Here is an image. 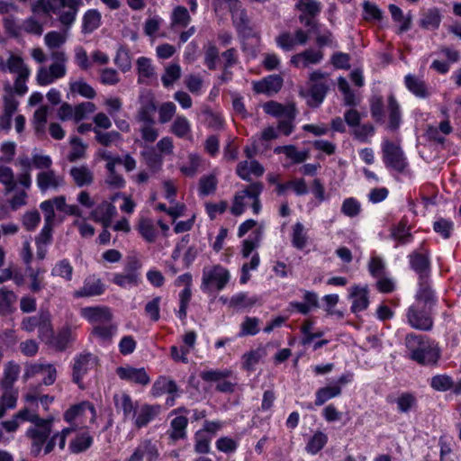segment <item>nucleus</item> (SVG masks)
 <instances>
[{
	"instance_id": "56",
	"label": "nucleus",
	"mask_w": 461,
	"mask_h": 461,
	"mask_svg": "<svg viewBox=\"0 0 461 461\" xmlns=\"http://www.w3.org/2000/svg\"><path fill=\"white\" fill-rule=\"evenodd\" d=\"M191 21V16L187 9L182 5L176 6L171 14V23L173 26L181 28L186 27Z\"/></svg>"
},
{
	"instance_id": "37",
	"label": "nucleus",
	"mask_w": 461,
	"mask_h": 461,
	"mask_svg": "<svg viewBox=\"0 0 461 461\" xmlns=\"http://www.w3.org/2000/svg\"><path fill=\"white\" fill-rule=\"evenodd\" d=\"M74 339L72 330L68 326L63 327L57 335H53L51 339L50 340V347L54 348L57 350H64L69 345V343Z\"/></svg>"
},
{
	"instance_id": "40",
	"label": "nucleus",
	"mask_w": 461,
	"mask_h": 461,
	"mask_svg": "<svg viewBox=\"0 0 461 461\" xmlns=\"http://www.w3.org/2000/svg\"><path fill=\"white\" fill-rule=\"evenodd\" d=\"M387 113L389 118L388 127L391 130L398 129L402 122V113L400 105L393 95L388 97Z\"/></svg>"
},
{
	"instance_id": "43",
	"label": "nucleus",
	"mask_w": 461,
	"mask_h": 461,
	"mask_svg": "<svg viewBox=\"0 0 461 461\" xmlns=\"http://www.w3.org/2000/svg\"><path fill=\"white\" fill-rule=\"evenodd\" d=\"M341 388L339 385L330 384L327 386L321 387L316 391L315 405L321 406L329 400L340 395Z\"/></svg>"
},
{
	"instance_id": "39",
	"label": "nucleus",
	"mask_w": 461,
	"mask_h": 461,
	"mask_svg": "<svg viewBox=\"0 0 461 461\" xmlns=\"http://www.w3.org/2000/svg\"><path fill=\"white\" fill-rule=\"evenodd\" d=\"M20 366L14 361H9L4 368V377L0 382L3 389H11L20 374Z\"/></svg>"
},
{
	"instance_id": "64",
	"label": "nucleus",
	"mask_w": 461,
	"mask_h": 461,
	"mask_svg": "<svg viewBox=\"0 0 461 461\" xmlns=\"http://www.w3.org/2000/svg\"><path fill=\"white\" fill-rule=\"evenodd\" d=\"M114 62L122 72L129 71L131 68V57L129 50L120 47L114 58Z\"/></svg>"
},
{
	"instance_id": "30",
	"label": "nucleus",
	"mask_w": 461,
	"mask_h": 461,
	"mask_svg": "<svg viewBox=\"0 0 461 461\" xmlns=\"http://www.w3.org/2000/svg\"><path fill=\"white\" fill-rule=\"evenodd\" d=\"M220 300L223 303L228 304L229 307L237 309L251 308L258 302V298L256 296H249L248 293L244 292L235 294L230 299L221 297Z\"/></svg>"
},
{
	"instance_id": "46",
	"label": "nucleus",
	"mask_w": 461,
	"mask_h": 461,
	"mask_svg": "<svg viewBox=\"0 0 461 461\" xmlns=\"http://www.w3.org/2000/svg\"><path fill=\"white\" fill-rule=\"evenodd\" d=\"M188 420L185 416H177L170 422L169 437L173 440L185 438Z\"/></svg>"
},
{
	"instance_id": "25",
	"label": "nucleus",
	"mask_w": 461,
	"mask_h": 461,
	"mask_svg": "<svg viewBox=\"0 0 461 461\" xmlns=\"http://www.w3.org/2000/svg\"><path fill=\"white\" fill-rule=\"evenodd\" d=\"M323 58L321 50H306L295 54L291 59V64L296 68H307L311 65L319 64Z\"/></svg>"
},
{
	"instance_id": "61",
	"label": "nucleus",
	"mask_w": 461,
	"mask_h": 461,
	"mask_svg": "<svg viewBox=\"0 0 461 461\" xmlns=\"http://www.w3.org/2000/svg\"><path fill=\"white\" fill-rule=\"evenodd\" d=\"M295 7L302 12V14L309 16L317 15L321 9V3L316 0H298Z\"/></svg>"
},
{
	"instance_id": "19",
	"label": "nucleus",
	"mask_w": 461,
	"mask_h": 461,
	"mask_svg": "<svg viewBox=\"0 0 461 461\" xmlns=\"http://www.w3.org/2000/svg\"><path fill=\"white\" fill-rule=\"evenodd\" d=\"M117 214L116 207L112 202L103 201L97 206H95L90 215L91 218L103 224L106 229L111 226L113 217Z\"/></svg>"
},
{
	"instance_id": "11",
	"label": "nucleus",
	"mask_w": 461,
	"mask_h": 461,
	"mask_svg": "<svg viewBox=\"0 0 461 461\" xmlns=\"http://www.w3.org/2000/svg\"><path fill=\"white\" fill-rule=\"evenodd\" d=\"M140 268L139 261L131 259L125 265L122 272L113 275L112 282L125 289L137 286L140 283Z\"/></svg>"
},
{
	"instance_id": "41",
	"label": "nucleus",
	"mask_w": 461,
	"mask_h": 461,
	"mask_svg": "<svg viewBox=\"0 0 461 461\" xmlns=\"http://www.w3.org/2000/svg\"><path fill=\"white\" fill-rule=\"evenodd\" d=\"M202 158L196 153H189L187 159L180 166V172L188 177L194 176L200 170Z\"/></svg>"
},
{
	"instance_id": "63",
	"label": "nucleus",
	"mask_w": 461,
	"mask_h": 461,
	"mask_svg": "<svg viewBox=\"0 0 461 461\" xmlns=\"http://www.w3.org/2000/svg\"><path fill=\"white\" fill-rule=\"evenodd\" d=\"M212 437L204 431L198 430L194 435V450L199 454H207L211 449Z\"/></svg>"
},
{
	"instance_id": "55",
	"label": "nucleus",
	"mask_w": 461,
	"mask_h": 461,
	"mask_svg": "<svg viewBox=\"0 0 461 461\" xmlns=\"http://www.w3.org/2000/svg\"><path fill=\"white\" fill-rule=\"evenodd\" d=\"M117 326L110 321L109 322L95 325L93 334L103 341L110 340L115 335Z\"/></svg>"
},
{
	"instance_id": "6",
	"label": "nucleus",
	"mask_w": 461,
	"mask_h": 461,
	"mask_svg": "<svg viewBox=\"0 0 461 461\" xmlns=\"http://www.w3.org/2000/svg\"><path fill=\"white\" fill-rule=\"evenodd\" d=\"M230 271L220 264L203 267L202 274L201 290L210 293L212 290L221 291L230 280Z\"/></svg>"
},
{
	"instance_id": "27",
	"label": "nucleus",
	"mask_w": 461,
	"mask_h": 461,
	"mask_svg": "<svg viewBox=\"0 0 461 461\" xmlns=\"http://www.w3.org/2000/svg\"><path fill=\"white\" fill-rule=\"evenodd\" d=\"M283 86V79L280 76L271 75L264 79L254 83V90L257 93L271 95L277 93Z\"/></svg>"
},
{
	"instance_id": "51",
	"label": "nucleus",
	"mask_w": 461,
	"mask_h": 461,
	"mask_svg": "<svg viewBox=\"0 0 461 461\" xmlns=\"http://www.w3.org/2000/svg\"><path fill=\"white\" fill-rule=\"evenodd\" d=\"M441 23V14L438 8H431L426 11L420 20V25L428 30L438 28Z\"/></svg>"
},
{
	"instance_id": "44",
	"label": "nucleus",
	"mask_w": 461,
	"mask_h": 461,
	"mask_svg": "<svg viewBox=\"0 0 461 461\" xmlns=\"http://www.w3.org/2000/svg\"><path fill=\"white\" fill-rule=\"evenodd\" d=\"M138 230L140 236L149 243L156 240L158 237V230L155 222L149 218H142L138 224Z\"/></svg>"
},
{
	"instance_id": "57",
	"label": "nucleus",
	"mask_w": 461,
	"mask_h": 461,
	"mask_svg": "<svg viewBox=\"0 0 461 461\" xmlns=\"http://www.w3.org/2000/svg\"><path fill=\"white\" fill-rule=\"evenodd\" d=\"M181 67L177 63H173L166 67L164 74L161 77L162 84L165 87L171 86L181 77Z\"/></svg>"
},
{
	"instance_id": "12",
	"label": "nucleus",
	"mask_w": 461,
	"mask_h": 461,
	"mask_svg": "<svg viewBox=\"0 0 461 461\" xmlns=\"http://www.w3.org/2000/svg\"><path fill=\"white\" fill-rule=\"evenodd\" d=\"M41 377L44 385H51L57 378V369L54 365L43 362H37L27 365L24 369L23 378L25 380L31 378Z\"/></svg>"
},
{
	"instance_id": "31",
	"label": "nucleus",
	"mask_w": 461,
	"mask_h": 461,
	"mask_svg": "<svg viewBox=\"0 0 461 461\" xmlns=\"http://www.w3.org/2000/svg\"><path fill=\"white\" fill-rule=\"evenodd\" d=\"M214 6L216 10H229L235 23L240 21V23H244L246 21V14L241 9V5L239 0H214Z\"/></svg>"
},
{
	"instance_id": "49",
	"label": "nucleus",
	"mask_w": 461,
	"mask_h": 461,
	"mask_svg": "<svg viewBox=\"0 0 461 461\" xmlns=\"http://www.w3.org/2000/svg\"><path fill=\"white\" fill-rule=\"evenodd\" d=\"M308 243L307 231L301 222H296L292 230V245L297 249H303Z\"/></svg>"
},
{
	"instance_id": "9",
	"label": "nucleus",
	"mask_w": 461,
	"mask_h": 461,
	"mask_svg": "<svg viewBox=\"0 0 461 461\" xmlns=\"http://www.w3.org/2000/svg\"><path fill=\"white\" fill-rule=\"evenodd\" d=\"M382 152L383 161L386 167L398 173H407L408 162L400 146L392 141L384 140L382 144Z\"/></svg>"
},
{
	"instance_id": "47",
	"label": "nucleus",
	"mask_w": 461,
	"mask_h": 461,
	"mask_svg": "<svg viewBox=\"0 0 461 461\" xmlns=\"http://www.w3.org/2000/svg\"><path fill=\"white\" fill-rule=\"evenodd\" d=\"M50 200L52 203L55 210L60 212L77 217L82 215V212L79 207L76 204H68L64 195H59Z\"/></svg>"
},
{
	"instance_id": "20",
	"label": "nucleus",
	"mask_w": 461,
	"mask_h": 461,
	"mask_svg": "<svg viewBox=\"0 0 461 461\" xmlns=\"http://www.w3.org/2000/svg\"><path fill=\"white\" fill-rule=\"evenodd\" d=\"M80 314L94 326L112 321L110 310L104 306L84 307L80 310Z\"/></svg>"
},
{
	"instance_id": "14",
	"label": "nucleus",
	"mask_w": 461,
	"mask_h": 461,
	"mask_svg": "<svg viewBox=\"0 0 461 461\" xmlns=\"http://www.w3.org/2000/svg\"><path fill=\"white\" fill-rule=\"evenodd\" d=\"M232 376L230 369H211L201 374V377L205 382L216 383V390L221 393H232L236 383L229 380Z\"/></svg>"
},
{
	"instance_id": "21",
	"label": "nucleus",
	"mask_w": 461,
	"mask_h": 461,
	"mask_svg": "<svg viewBox=\"0 0 461 461\" xmlns=\"http://www.w3.org/2000/svg\"><path fill=\"white\" fill-rule=\"evenodd\" d=\"M95 365V357L89 354H79L74 358L73 381L79 384L83 377Z\"/></svg>"
},
{
	"instance_id": "24",
	"label": "nucleus",
	"mask_w": 461,
	"mask_h": 461,
	"mask_svg": "<svg viewBox=\"0 0 461 461\" xmlns=\"http://www.w3.org/2000/svg\"><path fill=\"white\" fill-rule=\"evenodd\" d=\"M264 112L271 116L282 119L296 116L294 104H282L275 101H269L263 105Z\"/></svg>"
},
{
	"instance_id": "3",
	"label": "nucleus",
	"mask_w": 461,
	"mask_h": 461,
	"mask_svg": "<svg viewBox=\"0 0 461 461\" xmlns=\"http://www.w3.org/2000/svg\"><path fill=\"white\" fill-rule=\"evenodd\" d=\"M405 345L410 358L420 365L436 364L440 357L439 348L427 337L410 334L405 339Z\"/></svg>"
},
{
	"instance_id": "15",
	"label": "nucleus",
	"mask_w": 461,
	"mask_h": 461,
	"mask_svg": "<svg viewBox=\"0 0 461 461\" xmlns=\"http://www.w3.org/2000/svg\"><path fill=\"white\" fill-rule=\"evenodd\" d=\"M428 308H420L418 304L409 307L407 312L408 322L417 330H429L433 326V321L429 313Z\"/></svg>"
},
{
	"instance_id": "54",
	"label": "nucleus",
	"mask_w": 461,
	"mask_h": 461,
	"mask_svg": "<svg viewBox=\"0 0 461 461\" xmlns=\"http://www.w3.org/2000/svg\"><path fill=\"white\" fill-rule=\"evenodd\" d=\"M41 324L39 325V338L46 344L50 343L54 335L50 316L48 312H41Z\"/></svg>"
},
{
	"instance_id": "45",
	"label": "nucleus",
	"mask_w": 461,
	"mask_h": 461,
	"mask_svg": "<svg viewBox=\"0 0 461 461\" xmlns=\"http://www.w3.org/2000/svg\"><path fill=\"white\" fill-rule=\"evenodd\" d=\"M177 391V385L176 383L165 376H160L152 385V394L154 396H159L164 393H175Z\"/></svg>"
},
{
	"instance_id": "58",
	"label": "nucleus",
	"mask_w": 461,
	"mask_h": 461,
	"mask_svg": "<svg viewBox=\"0 0 461 461\" xmlns=\"http://www.w3.org/2000/svg\"><path fill=\"white\" fill-rule=\"evenodd\" d=\"M218 180L215 174L203 176L199 180V194L202 196L212 194L215 192Z\"/></svg>"
},
{
	"instance_id": "18",
	"label": "nucleus",
	"mask_w": 461,
	"mask_h": 461,
	"mask_svg": "<svg viewBox=\"0 0 461 461\" xmlns=\"http://www.w3.org/2000/svg\"><path fill=\"white\" fill-rule=\"evenodd\" d=\"M116 374L121 379L130 383L147 385L150 382V377L143 367L120 366L116 369Z\"/></svg>"
},
{
	"instance_id": "52",
	"label": "nucleus",
	"mask_w": 461,
	"mask_h": 461,
	"mask_svg": "<svg viewBox=\"0 0 461 461\" xmlns=\"http://www.w3.org/2000/svg\"><path fill=\"white\" fill-rule=\"evenodd\" d=\"M429 385L435 391L447 392L454 387V380L447 374H439L430 378Z\"/></svg>"
},
{
	"instance_id": "26",
	"label": "nucleus",
	"mask_w": 461,
	"mask_h": 461,
	"mask_svg": "<svg viewBox=\"0 0 461 461\" xmlns=\"http://www.w3.org/2000/svg\"><path fill=\"white\" fill-rule=\"evenodd\" d=\"M104 285L100 279L89 276L85 279L83 286L74 292V297H91L100 295L104 293Z\"/></svg>"
},
{
	"instance_id": "23",
	"label": "nucleus",
	"mask_w": 461,
	"mask_h": 461,
	"mask_svg": "<svg viewBox=\"0 0 461 461\" xmlns=\"http://www.w3.org/2000/svg\"><path fill=\"white\" fill-rule=\"evenodd\" d=\"M351 311L355 313L366 310L369 304L367 286L354 285L349 290Z\"/></svg>"
},
{
	"instance_id": "48",
	"label": "nucleus",
	"mask_w": 461,
	"mask_h": 461,
	"mask_svg": "<svg viewBox=\"0 0 461 461\" xmlns=\"http://www.w3.org/2000/svg\"><path fill=\"white\" fill-rule=\"evenodd\" d=\"M153 98L147 96L142 102L138 112V118L144 123H154L153 113L156 111Z\"/></svg>"
},
{
	"instance_id": "59",
	"label": "nucleus",
	"mask_w": 461,
	"mask_h": 461,
	"mask_svg": "<svg viewBox=\"0 0 461 461\" xmlns=\"http://www.w3.org/2000/svg\"><path fill=\"white\" fill-rule=\"evenodd\" d=\"M101 23V14L96 10H88L83 17V31L89 33L97 29Z\"/></svg>"
},
{
	"instance_id": "35",
	"label": "nucleus",
	"mask_w": 461,
	"mask_h": 461,
	"mask_svg": "<svg viewBox=\"0 0 461 461\" xmlns=\"http://www.w3.org/2000/svg\"><path fill=\"white\" fill-rule=\"evenodd\" d=\"M275 152L285 154L294 164L303 163L309 158V151L307 149L299 150L294 145L276 147Z\"/></svg>"
},
{
	"instance_id": "8",
	"label": "nucleus",
	"mask_w": 461,
	"mask_h": 461,
	"mask_svg": "<svg viewBox=\"0 0 461 461\" xmlns=\"http://www.w3.org/2000/svg\"><path fill=\"white\" fill-rule=\"evenodd\" d=\"M327 90L328 85L324 81V74L317 70L310 74L309 87L307 90L301 89L300 95L306 99L308 105L317 107L323 102Z\"/></svg>"
},
{
	"instance_id": "1",
	"label": "nucleus",
	"mask_w": 461,
	"mask_h": 461,
	"mask_svg": "<svg viewBox=\"0 0 461 461\" xmlns=\"http://www.w3.org/2000/svg\"><path fill=\"white\" fill-rule=\"evenodd\" d=\"M83 0H37L32 5V12L42 11L57 16L64 27L63 32L51 31L45 34L44 43L49 50L57 51L67 41V31L71 28L77 19Z\"/></svg>"
},
{
	"instance_id": "13",
	"label": "nucleus",
	"mask_w": 461,
	"mask_h": 461,
	"mask_svg": "<svg viewBox=\"0 0 461 461\" xmlns=\"http://www.w3.org/2000/svg\"><path fill=\"white\" fill-rule=\"evenodd\" d=\"M408 258L410 267L418 275L419 280L429 279L431 266L429 250L420 248L419 250L411 252Z\"/></svg>"
},
{
	"instance_id": "5",
	"label": "nucleus",
	"mask_w": 461,
	"mask_h": 461,
	"mask_svg": "<svg viewBox=\"0 0 461 461\" xmlns=\"http://www.w3.org/2000/svg\"><path fill=\"white\" fill-rule=\"evenodd\" d=\"M0 71L15 76L14 90L23 95L28 91L26 83L30 77L31 70L23 59L16 55H10L6 59L0 58Z\"/></svg>"
},
{
	"instance_id": "60",
	"label": "nucleus",
	"mask_w": 461,
	"mask_h": 461,
	"mask_svg": "<svg viewBox=\"0 0 461 461\" xmlns=\"http://www.w3.org/2000/svg\"><path fill=\"white\" fill-rule=\"evenodd\" d=\"M73 267L68 259H62L57 262L51 270L53 276H59L67 281L72 279Z\"/></svg>"
},
{
	"instance_id": "7",
	"label": "nucleus",
	"mask_w": 461,
	"mask_h": 461,
	"mask_svg": "<svg viewBox=\"0 0 461 461\" xmlns=\"http://www.w3.org/2000/svg\"><path fill=\"white\" fill-rule=\"evenodd\" d=\"M50 58L54 62L48 68L41 67L37 71L36 80L40 86L52 84L67 73L65 63L68 58L64 51H52Z\"/></svg>"
},
{
	"instance_id": "22",
	"label": "nucleus",
	"mask_w": 461,
	"mask_h": 461,
	"mask_svg": "<svg viewBox=\"0 0 461 461\" xmlns=\"http://www.w3.org/2000/svg\"><path fill=\"white\" fill-rule=\"evenodd\" d=\"M160 413V407L158 405L143 404L137 408L133 413L132 420L137 428L147 426L150 421Z\"/></svg>"
},
{
	"instance_id": "29",
	"label": "nucleus",
	"mask_w": 461,
	"mask_h": 461,
	"mask_svg": "<svg viewBox=\"0 0 461 461\" xmlns=\"http://www.w3.org/2000/svg\"><path fill=\"white\" fill-rule=\"evenodd\" d=\"M419 288L416 294V304L423 303L425 308L430 309L436 303L434 291L429 285V279L419 280Z\"/></svg>"
},
{
	"instance_id": "36",
	"label": "nucleus",
	"mask_w": 461,
	"mask_h": 461,
	"mask_svg": "<svg viewBox=\"0 0 461 461\" xmlns=\"http://www.w3.org/2000/svg\"><path fill=\"white\" fill-rule=\"evenodd\" d=\"M407 89L420 98L429 96V91L425 82L414 75L408 74L404 78Z\"/></svg>"
},
{
	"instance_id": "16",
	"label": "nucleus",
	"mask_w": 461,
	"mask_h": 461,
	"mask_svg": "<svg viewBox=\"0 0 461 461\" xmlns=\"http://www.w3.org/2000/svg\"><path fill=\"white\" fill-rule=\"evenodd\" d=\"M36 183L41 192L58 191L65 185L64 176L54 170L48 169L37 175Z\"/></svg>"
},
{
	"instance_id": "53",
	"label": "nucleus",
	"mask_w": 461,
	"mask_h": 461,
	"mask_svg": "<svg viewBox=\"0 0 461 461\" xmlns=\"http://www.w3.org/2000/svg\"><path fill=\"white\" fill-rule=\"evenodd\" d=\"M260 321L257 317L246 316L243 321L240 323V330L238 337L254 336L260 330L259 328Z\"/></svg>"
},
{
	"instance_id": "34",
	"label": "nucleus",
	"mask_w": 461,
	"mask_h": 461,
	"mask_svg": "<svg viewBox=\"0 0 461 461\" xmlns=\"http://www.w3.org/2000/svg\"><path fill=\"white\" fill-rule=\"evenodd\" d=\"M113 402L117 411H122L124 419L132 418L137 407L134 405L131 396L125 393H118L113 395Z\"/></svg>"
},
{
	"instance_id": "38",
	"label": "nucleus",
	"mask_w": 461,
	"mask_h": 461,
	"mask_svg": "<svg viewBox=\"0 0 461 461\" xmlns=\"http://www.w3.org/2000/svg\"><path fill=\"white\" fill-rule=\"evenodd\" d=\"M70 176L75 184L79 187L90 185L94 181L93 172L86 166L72 167L70 169Z\"/></svg>"
},
{
	"instance_id": "33",
	"label": "nucleus",
	"mask_w": 461,
	"mask_h": 461,
	"mask_svg": "<svg viewBox=\"0 0 461 461\" xmlns=\"http://www.w3.org/2000/svg\"><path fill=\"white\" fill-rule=\"evenodd\" d=\"M17 295L15 293L4 286L0 288V314L7 315L15 310Z\"/></svg>"
},
{
	"instance_id": "10",
	"label": "nucleus",
	"mask_w": 461,
	"mask_h": 461,
	"mask_svg": "<svg viewBox=\"0 0 461 461\" xmlns=\"http://www.w3.org/2000/svg\"><path fill=\"white\" fill-rule=\"evenodd\" d=\"M95 409L89 402L73 405L64 413V420L78 428L84 427L87 421L95 422Z\"/></svg>"
},
{
	"instance_id": "62",
	"label": "nucleus",
	"mask_w": 461,
	"mask_h": 461,
	"mask_svg": "<svg viewBox=\"0 0 461 461\" xmlns=\"http://www.w3.org/2000/svg\"><path fill=\"white\" fill-rule=\"evenodd\" d=\"M328 441V437L323 432H316L306 445V450L312 455L317 454L321 450Z\"/></svg>"
},
{
	"instance_id": "28",
	"label": "nucleus",
	"mask_w": 461,
	"mask_h": 461,
	"mask_svg": "<svg viewBox=\"0 0 461 461\" xmlns=\"http://www.w3.org/2000/svg\"><path fill=\"white\" fill-rule=\"evenodd\" d=\"M236 173L241 179L249 181L251 176H262L264 167L256 160H244L238 164Z\"/></svg>"
},
{
	"instance_id": "50",
	"label": "nucleus",
	"mask_w": 461,
	"mask_h": 461,
	"mask_svg": "<svg viewBox=\"0 0 461 461\" xmlns=\"http://www.w3.org/2000/svg\"><path fill=\"white\" fill-rule=\"evenodd\" d=\"M138 82L143 83L146 79L152 77L155 74L151 59L146 57H140L137 59Z\"/></svg>"
},
{
	"instance_id": "32",
	"label": "nucleus",
	"mask_w": 461,
	"mask_h": 461,
	"mask_svg": "<svg viewBox=\"0 0 461 461\" xmlns=\"http://www.w3.org/2000/svg\"><path fill=\"white\" fill-rule=\"evenodd\" d=\"M170 132L180 139L192 140V126L184 115H177L170 127Z\"/></svg>"
},
{
	"instance_id": "4",
	"label": "nucleus",
	"mask_w": 461,
	"mask_h": 461,
	"mask_svg": "<svg viewBox=\"0 0 461 461\" xmlns=\"http://www.w3.org/2000/svg\"><path fill=\"white\" fill-rule=\"evenodd\" d=\"M262 191V184L256 182L249 185L245 189L237 192L232 201L230 212L235 216H240L248 208L251 207L253 212L258 214L261 211L259 196Z\"/></svg>"
},
{
	"instance_id": "42",
	"label": "nucleus",
	"mask_w": 461,
	"mask_h": 461,
	"mask_svg": "<svg viewBox=\"0 0 461 461\" xmlns=\"http://www.w3.org/2000/svg\"><path fill=\"white\" fill-rule=\"evenodd\" d=\"M93 444V437L88 432H82L72 439L69 443V451L73 454H78L87 450Z\"/></svg>"
},
{
	"instance_id": "17",
	"label": "nucleus",
	"mask_w": 461,
	"mask_h": 461,
	"mask_svg": "<svg viewBox=\"0 0 461 461\" xmlns=\"http://www.w3.org/2000/svg\"><path fill=\"white\" fill-rule=\"evenodd\" d=\"M309 39V35L302 29H298L294 35L285 32L276 38V45L285 51L293 50L297 45H304Z\"/></svg>"
},
{
	"instance_id": "2",
	"label": "nucleus",
	"mask_w": 461,
	"mask_h": 461,
	"mask_svg": "<svg viewBox=\"0 0 461 461\" xmlns=\"http://www.w3.org/2000/svg\"><path fill=\"white\" fill-rule=\"evenodd\" d=\"M19 420L30 421L33 424V426L27 429L26 434L32 439V454L38 456L42 449L44 442L51 433L53 419H41L36 413L23 410L19 411L12 420L3 421L2 426L6 431L14 432L19 427Z\"/></svg>"
}]
</instances>
